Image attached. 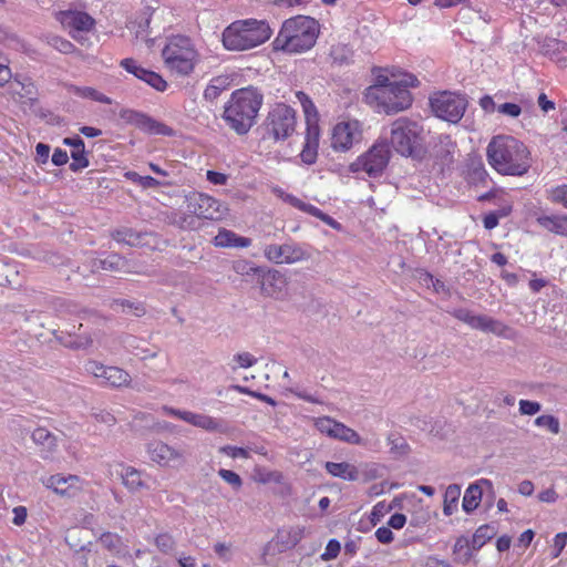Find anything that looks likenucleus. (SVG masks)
Returning a JSON list of instances; mask_svg holds the SVG:
<instances>
[{
    "instance_id": "nucleus-1",
    "label": "nucleus",
    "mask_w": 567,
    "mask_h": 567,
    "mask_svg": "<svg viewBox=\"0 0 567 567\" xmlns=\"http://www.w3.org/2000/svg\"><path fill=\"white\" fill-rule=\"evenodd\" d=\"M488 164L501 175L523 176L532 166L528 147L512 135L493 136L486 147Z\"/></svg>"
},
{
    "instance_id": "nucleus-2",
    "label": "nucleus",
    "mask_w": 567,
    "mask_h": 567,
    "mask_svg": "<svg viewBox=\"0 0 567 567\" xmlns=\"http://www.w3.org/2000/svg\"><path fill=\"white\" fill-rule=\"evenodd\" d=\"M262 99V94L256 87L236 90L225 105L223 118L237 134H247L256 123Z\"/></svg>"
},
{
    "instance_id": "nucleus-3",
    "label": "nucleus",
    "mask_w": 567,
    "mask_h": 567,
    "mask_svg": "<svg viewBox=\"0 0 567 567\" xmlns=\"http://www.w3.org/2000/svg\"><path fill=\"white\" fill-rule=\"evenodd\" d=\"M318 34L319 24L313 18L297 16L284 22L274 47L276 50L300 53L315 45Z\"/></svg>"
},
{
    "instance_id": "nucleus-4",
    "label": "nucleus",
    "mask_w": 567,
    "mask_h": 567,
    "mask_svg": "<svg viewBox=\"0 0 567 567\" xmlns=\"http://www.w3.org/2000/svg\"><path fill=\"white\" fill-rule=\"evenodd\" d=\"M410 81H400L393 85H371L367 89L364 97L369 105L378 112L395 114L406 110L412 104V96L409 86L414 85L415 78L409 76Z\"/></svg>"
},
{
    "instance_id": "nucleus-5",
    "label": "nucleus",
    "mask_w": 567,
    "mask_h": 567,
    "mask_svg": "<svg viewBox=\"0 0 567 567\" xmlns=\"http://www.w3.org/2000/svg\"><path fill=\"white\" fill-rule=\"evenodd\" d=\"M271 35V29L265 21L241 20L233 22L223 32L226 49L245 51L265 43Z\"/></svg>"
},
{
    "instance_id": "nucleus-6",
    "label": "nucleus",
    "mask_w": 567,
    "mask_h": 567,
    "mask_svg": "<svg viewBox=\"0 0 567 567\" xmlns=\"http://www.w3.org/2000/svg\"><path fill=\"white\" fill-rule=\"evenodd\" d=\"M166 68L179 75L193 72L197 62V52L187 37H173L162 51Z\"/></svg>"
},
{
    "instance_id": "nucleus-7",
    "label": "nucleus",
    "mask_w": 567,
    "mask_h": 567,
    "mask_svg": "<svg viewBox=\"0 0 567 567\" xmlns=\"http://www.w3.org/2000/svg\"><path fill=\"white\" fill-rule=\"evenodd\" d=\"M422 127L413 121L400 117L392 123L391 145L403 156H415L421 148Z\"/></svg>"
},
{
    "instance_id": "nucleus-8",
    "label": "nucleus",
    "mask_w": 567,
    "mask_h": 567,
    "mask_svg": "<svg viewBox=\"0 0 567 567\" xmlns=\"http://www.w3.org/2000/svg\"><path fill=\"white\" fill-rule=\"evenodd\" d=\"M264 126L267 135L275 141L288 138L295 132V110L286 104H277L268 113Z\"/></svg>"
},
{
    "instance_id": "nucleus-9",
    "label": "nucleus",
    "mask_w": 567,
    "mask_h": 567,
    "mask_svg": "<svg viewBox=\"0 0 567 567\" xmlns=\"http://www.w3.org/2000/svg\"><path fill=\"white\" fill-rule=\"evenodd\" d=\"M390 158V151L385 142L374 144L367 153L350 164L351 172H365L370 177L382 174Z\"/></svg>"
},
{
    "instance_id": "nucleus-10",
    "label": "nucleus",
    "mask_w": 567,
    "mask_h": 567,
    "mask_svg": "<svg viewBox=\"0 0 567 567\" xmlns=\"http://www.w3.org/2000/svg\"><path fill=\"white\" fill-rule=\"evenodd\" d=\"M433 113L447 122L457 123L464 115L467 106L465 97L451 92L436 93L430 99Z\"/></svg>"
},
{
    "instance_id": "nucleus-11",
    "label": "nucleus",
    "mask_w": 567,
    "mask_h": 567,
    "mask_svg": "<svg viewBox=\"0 0 567 567\" xmlns=\"http://www.w3.org/2000/svg\"><path fill=\"white\" fill-rule=\"evenodd\" d=\"M187 212L197 218L218 220L224 217L227 208L216 198L203 194L192 193L186 197Z\"/></svg>"
},
{
    "instance_id": "nucleus-12",
    "label": "nucleus",
    "mask_w": 567,
    "mask_h": 567,
    "mask_svg": "<svg viewBox=\"0 0 567 567\" xmlns=\"http://www.w3.org/2000/svg\"><path fill=\"white\" fill-rule=\"evenodd\" d=\"M120 117L151 135L173 136L175 134L172 127L142 112L126 109L120 112Z\"/></svg>"
},
{
    "instance_id": "nucleus-13",
    "label": "nucleus",
    "mask_w": 567,
    "mask_h": 567,
    "mask_svg": "<svg viewBox=\"0 0 567 567\" xmlns=\"http://www.w3.org/2000/svg\"><path fill=\"white\" fill-rule=\"evenodd\" d=\"M265 257L274 264H296L309 259L310 255L295 243H285L282 245H267L264 248Z\"/></svg>"
},
{
    "instance_id": "nucleus-14",
    "label": "nucleus",
    "mask_w": 567,
    "mask_h": 567,
    "mask_svg": "<svg viewBox=\"0 0 567 567\" xmlns=\"http://www.w3.org/2000/svg\"><path fill=\"white\" fill-rule=\"evenodd\" d=\"M83 328V323L75 324L63 323L53 331L55 339L66 348L79 350L85 349L93 344L96 333L89 331L79 332Z\"/></svg>"
},
{
    "instance_id": "nucleus-15",
    "label": "nucleus",
    "mask_w": 567,
    "mask_h": 567,
    "mask_svg": "<svg viewBox=\"0 0 567 567\" xmlns=\"http://www.w3.org/2000/svg\"><path fill=\"white\" fill-rule=\"evenodd\" d=\"M85 370L111 386H128L131 382L128 372L118 367H106L97 361H89Z\"/></svg>"
},
{
    "instance_id": "nucleus-16",
    "label": "nucleus",
    "mask_w": 567,
    "mask_h": 567,
    "mask_svg": "<svg viewBox=\"0 0 567 567\" xmlns=\"http://www.w3.org/2000/svg\"><path fill=\"white\" fill-rule=\"evenodd\" d=\"M361 138L358 121L338 123L332 130L331 146L334 151H349Z\"/></svg>"
},
{
    "instance_id": "nucleus-17",
    "label": "nucleus",
    "mask_w": 567,
    "mask_h": 567,
    "mask_svg": "<svg viewBox=\"0 0 567 567\" xmlns=\"http://www.w3.org/2000/svg\"><path fill=\"white\" fill-rule=\"evenodd\" d=\"M150 458L159 466L179 465L184 460V452L162 441L150 442L146 446Z\"/></svg>"
},
{
    "instance_id": "nucleus-18",
    "label": "nucleus",
    "mask_w": 567,
    "mask_h": 567,
    "mask_svg": "<svg viewBox=\"0 0 567 567\" xmlns=\"http://www.w3.org/2000/svg\"><path fill=\"white\" fill-rule=\"evenodd\" d=\"M117 341L123 349L142 361L155 360L159 357V349L157 347H148L146 340L136 336L123 333L118 336Z\"/></svg>"
},
{
    "instance_id": "nucleus-19",
    "label": "nucleus",
    "mask_w": 567,
    "mask_h": 567,
    "mask_svg": "<svg viewBox=\"0 0 567 567\" xmlns=\"http://www.w3.org/2000/svg\"><path fill=\"white\" fill-rule=\"evenodd\" d=\"M80 477L76 475H62L54 474L48 477L41 478V483L49 489H52L55 494L63 497H72L80 492Z\"/></svg>"
},
{
    "instance_id": "nucleus-20",
    "label": "nucleus",
    "mask_w": 567,
    "mask_h": 567,
    "mask_svg": "<svg viewBox=\"0 0 567 567\" xmlns=\"http://www.w3.org/2000/svg\"><path fill=\"white\" fill-rule=\"evenodd\" d=\"M539 52L548 56L556 63L566 66L567 65V44L555 38H542L538 39Z\"/></svg>"
},
{
    "instance_id": "nucleus-21",
    "label": "nucleus",
    "mask_w": 567,
    "mask_h": 567,
    "mask_svg": "<svg viewBox=\"0 0 567 567\" xmlns=\"http://www.w3.org/2000/svg\"><path fill=\"white\" fill-rule=\"evenodd\" d=\"M471 328L483 332H491L498 337H513V330L508 326L485 315H475Z\"/></svg>"
},
{
    "instance_id": "nucleus-22",
    "label": "nucleus",
    "mask_w": 567,
    "mask_h": 567,
    "mask_svg": "<svg viewBox=\"0 0 567 567\" xmlns=\"http://www.w3.org/2000/svg\"><path fill=\"white\" fill-rule=\"evenodd\" d=\"M287 285V277L282 272L279 270H270L264 277L261 289L268 297L282 299Z\"/></svg>"
},
{
    "instance_id": "nucleus-23",
    "label": "nucleus",
    "mask_w": 567,
    "mask_h": 567,
    "mask_svg": "<svg viewBox=\"0 0 567 567\" xmlns=\"http://www.w3.org/2000/svg\"><path fill=\"white\" fill-rule=\"evenodd\" d=\"M31 439L34 444L41 447L40 452L43 460H50L53 457L58 447V440L54 434L45 427H38L32 432Z\"/></svg>"
},
{
    "instance_id": "nucleus-24",
    "label": "nucleus",
    "mask_w": 567,
    "mask_h": 567,
    "mask_svg": "<svg viewBox=\"0 0 567 567\" xmlns=\"http://www.w3.org/2000/svg\"><path fill=\"white\" fill-rule=\"evenodd\" d=\"M168 412L177 416L178 419L207 431H216L219 429V423L214 417L206 414H196L189 411H181L175 409H169Z\"/></svg>"
},
{
    "instance_id": "nucleus-25",
    "label": "nucleus",
    "mask_w": 567,
    "mask_h": 567,
    "mask_svg": "<svg viewBox=\"0 0 567 567\" xmlns=\"http://www.w3.org/2000/svg\"><path fill=\"white\" fill-rule=\"evenodd\" d=\"M318 145H319V127L318 125H309L307 127V136L303 148L300 153L301 161L311 165L316 162L318 156Z\"/></svg>"
},
{
    "instance_id": "nucleus-26",
    "label": "nucleus",
    "mask_w": 567,
    "mask_h": 567,
    "mask_svg": "<svg viewBox=\"0 0 567 567\" xmlns=\"http://www.w3.org/2000/svg\"><path fill=\"white\" fill-rule=\"evenodd\" d=\"M64 144L72 147L71 157L73 162L70 164V169L78 172L89 166V159L85 155V145L80 137H66Z\"/></svg>"
},
{
    "instance_id": "nucleus-27",
    "label": "nucleus",
    "mask_w": 567,
    "mask_h": 567,
    "mask_svg": "<svg viewBox=\"0 0 567 567\" xmlns=\"http://www.w3.org/2000/svg\"><path fill=\"white\" fill-rule=\"evenodd\" d=\"M62 23L75 31H90L94 25V19L82 11H68L63 13Z\"/></svg>"
},
{
    "instance_id": "nucleus-28",
    "label": "nucleus",
    "mask_w": 567,
    "mask_h": 567,
    "mask_svg": "<svg viewBox=\"0 0 567 567\" xmlns=\"http://www.w3.org/2000/svg\"><path fill=\"white\" fill-rule=\"evenodd\" d=\"M324 468L329 474H331L334 477H339L346 481H357L359 478V471L358 468L347 462L341 463H334V462H327L324 464Z\"/></svg>"
},
{
    "instance_id": "nucleus-29",
    "label": "nucleus",
    "mask_w": 567,
    "mask_h": 567,
    "mask_svg": "<svg viewBox=\"0 0 567 567\" xmlns=\"http://www.w3.org/2000/svg\"><path fill=\"white\" fill-rule=\"evenodd\" d=\"M537 223L556 235L567 237V215L539 216Z\"/></svg>"
},
{
    "instance_id": "nucleus-30",
    "label": "nucleus",
    "mask_w": 567,
    "mask_h": 567,
    "mask_svg": "<svg viewBox=\"0 0 567 567\" xmlns=\"http://www.w3.org/2000/svg\"><path fill=\"white\" fill-rule=\"evenodd\" d=\"M122 483L131 492H138L146 487L145 482L142 478V472L132 467L126 466L121 473Z\"/></svg>"
},
{
    "instance_id": "nucleus-31",
    "label": "nucleus",
    "mask_w": 567,
    "mask_h": 567,
    "mask_svg": "<svg viewBox=\"0 0 567 567\" xmlns=\"http://www.w3.org/2000/svg\"><path fill=\"white\" fill-rule=\"evenodd\" d=\"M127 261L117 254L107 255L103 259L93 261V269H102L106 271H123L126 269Z\"/></svg>"
},
{
    "instance_id": "nucleus-32",
    "label": "nucleus",
    "mask_w": 567,
    "mask_h": 567,
    "mask_svg": "<svg viewBox=\"0 0 567 567\" xmlns=\"http://www.w3.org/2000/svg\"><path fill=\"white\" fill-rule=\"evenodd\" d=\"M100 543L104 548L114 554L117 557H124L127 555V550L123 547L122 537L115 533L105 532L100 538Z\"/></svg>"
},
{
    "instance_id": "nucleus-33",
    "label": "nucleus",
    "mask_w": 567,
    "mask_h": 567,
    "mask_svg": "<svg viewBox=\"0 0 567 567\" xmlns=\"http://www.w3.org/2000/svg\"><path fill=\"white\" fill-rule=\"evenodd\" d=\"M145 234L136 231L130 227H120L111 233V237L117 243L126 244L128 246H136L141 243Z\"/></svg>"
},
{
    "instance_id": "nucleus-34",
    "label": "nucleus",
    "mask_w": 567,
    "mask_h": 567,
    "mask_svg": "<svg viewBox=\"0 0 567 567\" xmlns=\"http://www.w3.org/2000/svg\"><path fill=\"white\" fill-rule=\"evenodd\" d=\"M453 554L455 561L467 564L473 556L472 542L465 536L458 537L454 544Z\"/></svg>"
},
{
    "instance_id": "nucleus-35",
    "label": "nucleus",
    "mask_w": 567,
    "mask_h": 567,
    "mask_svg": "<svg viewBox=\"0 0 567 567\" xmlns=\"http://www.w3.org/2000/svg\"><path fill=\"white\" fill-rule=\"evenodd\" d=\"M461 496V486L457 484H451L446 487L443 501V513L446 516H451L458 504Z\"/></svg>"
},
{
    "instance_id": "nucleus-36",
    "label": "nucleus",
    "mask_w": 567,
    "mask_h": 567,
    "mask_svg": "<svg viewBox=\"0 0 567 567\" xmlns=\"http://www.w3.org/2000/svg\"><path fill=\"white\" fill-rule=\"evenodd\" d=\"M481 499H482L481 486L477 483L471 484L466 488L465 494L463 496V503H462L463 509L466 513H472L474 509L477 508Z\"/></svg>"
},
{
    "instance_id": "nucleus-37",
    "label": "nucleus",
    "mask_w": 567,
    "mask_h": 567,
    "mask_svg": "<svg viewBox=\"0 0 567 567\" xmlns=\"http://www.w3.org/2000/svg\"><path fill=\"white\" fill-rule=\"evenodd\" d=\"M332 439L340 440L342 442H347L350 444L361 445L362 439L360 435L351 427L344 425L341 422H337Z\"/></svg>"
},
{
    "instance_id": "nucleus-38",
    "label": "nucleus",
    "mask_w": 567,
    "mask_h": 567,
    "mask_svg": "<svg viewBox=\"0 0 567 567\" xmlns=\"http://www.w3.org/2000/svg\"><path fill=\"white\" fill-rule=\"evenodd\" d=\"M85 530L79 527L71 528L66 532L65 542L71 549L75 551L84 550L90 542H83L82 538Z\"/></svg>"
},
{
    "instance_id": "nucleus-39",
    "label": "nucleus",
    "mask_w": 567,
    "mask_h": 567,
    "mask_svg": "<svg viewBox=\"0 0 567 567\" xmlns=\"http://www.w3.org/2000/svg\"><path fill=\"white\" fill-rule=\"evenodd\" d=\"M388 443L391 445L390 453L394 458L406 455L410 452V446L405 439L399 434L391 433L388 435Z\"/></svg>"
},
{
    "instance_id": "nucleus-40",
    "label": "nucleus",
    "mask_w": 567,
    "mask_h": 567,
    "mask_svg": "<svg viewBox=\"0 0 567 567\" xmlns=\"http://www.w3.org/2000/svg\"><path fill=\"white\" fill-rule=\"evenodd\" d=\"M495 533L496 532L494 527L489 525L480 526L474 533L471 540L473 550H478L480 548H482L487 540L494 537Z\"/></svg>"
},
{
    "instance_id": "nucleus-41",
    "label": "nucleus",
    "mask_w": 567,
    "mask_h": 567,
    "mask_svg": "<svg viewBox=\"0 0 567 567\" xmlns=\"http://www.w3.org/2000/svg\"><path fill=\"white\" fill-rule=\"evenodd\" d=\"M112 307H120L124 313H133L136 317H142L146 313L144 303L140 301H131L126 299H116L113 301Z\"/></svg>"
},
{
    "instance_id": "nucleus-42",
    "label": "nucleus",
    "mask_w": 567,
    "mask_h": 567,
    "mask_svg": "<svg viewBox=\"0 0 567 567\" xmlns=\"http://www.w3.org/2000/svg\"><path fill=\"white\" fill-rule=\"evenodd\" d=\"M74 93L81 97L90 99V100H93V101H96L100 103H104V104L112 103V100L109 96L104 95L103 93H101L90 86H83V87L75 86Z\"/></svg>"
},
{
    "instance_id": "nucleus-43",
    "label": "nucleus",
    "mask_w": 567,
    "mask_h": 567,
    "mask_svg": "<svg viewBox=\"0 0 567 567\" xmlns=\"http://www.w3.org/2000/svg\"><path fill=\"white\" fill-rule=\"evenodd\" d=\"M140 80L146 82L148 85L159 92L165 91L167 86V82L159 74L146 69Z\"/></svg>"
},
{
    "instance_id": "nucleus-44",
    "label": "nucleus",
    "mask_w": 567,
    "mask_h": 567,
    "mask_svg": "<svg viewBox=\"0 0 567 567\" xmlns=\"http://www.w3.org/2000/svg\"><path fill=\"white\" fill-rule=\"evenodd\" d=\"M535 425L547 427L549 432L553 434H558L560 432V423L559 420L550 414L539 415L535 419Z\"/></svg>"
},
{
    "instance_id": "nucleus-45",
    "label": "nucleus",
    "mask_w": 567,
    "mask_h": 567,
    "mask_svg": "<svg viewBox=\"0 0 567 567\" xmlns=\"http://www.w3.org/2000/svg\"><path fill=\"white\" fill-rule=\"evenodd\" d=\"M48 43L63 54H71L76 50L72 42L58 35L50 37Z\"/></svg>"
},
{
    "instance_id": "nucleus-46",
    "label": "nucleus",
    "mask_w": 567,
    "mask_h": 567,
    "mask_svg": "<svg viewBox=\"0 0 567 567\" xmlns=\"http://www.w3.org/2000/svg\"><path fill=\"white\" fill-rule=\"evenodd\" d=\"M337 422L330 416H321L315 420V426L320 433L332 437Z\"/></svg>"
},
{
    "instance_id": "nucleus-47",
    "label": "nucleus",
    "mask_w": 567,
    "mask_h": 567,
    "mask_svg": "<svg viewBox=\"0 0 567 567\" xmlns=\"http://www.w3.org/2000/svg\"><path fill=\"white\" fill-rule=\"evenodd\" d=\"M198 219L199 218H197L194 214L187 212V214L178 216V218H176L173 223L181 229L194 230L199 226Z\"/></svg>"
},
{
    "instance_id": "nucleus-48",
    "label": "nucleus",
    "mask_w": 567,
    "mask_h": 567,
    "mask_svg": "<svg viewBox=\"0 0 567 567\" xmlns=\"http://www.w3.org/2000/svg\"><path fill=\"white\" fill-rule=\"evenodd\" d=\"M297 96L302 104L307 117V127H309V125H317L316 123H311V115H313L315 118L317 116L316 106L312 101L303 92H298Z\"/></svg>"
},
{
    "instance_id": "nucleus-49",
    "label": "nucleus",
    "mask_w": 567,
    "mask_h": 567,
    "mask_svg": "<svg viewBox=\"0 0 567 567\" xmlns=\"http://www.w3.org/2000/svg\"><path fill=\"white\" fill-rule=\"evenodd\" d=\"M233 362L235 364L231 365V369L235 371L238 368L246 369L252 367L257 362V359L249 352H240L233 357Z\"/></svg>"
},
{
    "instance_id": "nucleus-50",
    "label": "nucleus",
    "mask_w": 567,
    "mask_h": 567,
    "mask_svg": "<svg viewBox=\"0 0 567 567\" xmlns=\"http://www.w3.org/2000/svg\"><path fill=\"white\" fill-rule=\"evenodd\" d=\"M237 234L231 230L223 229L214 238V243L219 247H234Z\"/></svg>"
},
{
    "instance_id": "nucleus-51",
    "label": "nucleus",
    "mask_w": 567,
    "mask_h": 567,
    "mask_svg": "<svg viewBox=\"0 0 567 567\" xmlns=\"http://www.w3.org/2000/svg\"><path fill=\"white\" fill-rule=\"evenodd\" d=\"M18 271L13 266L0 261V286L11 285Z\"/></svg>"
},
{
    "instance_id": "nucleus-52",
    "label": "nucleus",
    "mask_w": 567,
    "mask_h": 567,
    "mask_svg": "<svg viewBox=\"0 0 567 567\" xmlns=\"http://www.w3.org/2000/svg\"><path fill=\"white\" fill-rule=\"evenodd\" d=\"M155 544L157 548L164 554H168L175 548V540L169 534H159L155 538Z\"/></svg>"
},
{
    "instance_id": "nucleus-53",
    "label": "nucleus",
    "mask_w": 567,
    "mask_h": 567,
    "mask_svg": "<svg viewBox=\"0 0 567 567\" xmlns=\"http://www.w3.org/2000/svg\"><path fill=\"white\" fill-rule=\"evenodd\" d=\"M218 475H219V476H220V477H221L226 483H228L229 485H231V486H233L234 488H236V489H239V488L241 487V485H243V480H241V477H240L237 473H235V472H233V471H230V470H224V468H221V470H219V471H218Z\"/></svg>"
},
{
    "instance_id": "nucleus-54",
    "label": "nucleus",
    "mask_w": 567,
    "mask_h": 567,
    "mask_svg": "<svg viewBox=\"0 0 567 567\" xmlns=\"http://www.w3.org/2000/svg\"><path fill=\"white\" fill-rule=\"evenodd\" d=\"M497 112L505 116L516 118L522 114V107L516 103H503L497 105Z\"/></svg>"
},
{
    "instance_id": "nucleus-55",
    "label": "nucleus",
    "mask_w": 567,
    "mask_h": 567,
    "mask_svg": "<svg viewBox=\"0 0 567 567\" xmlns=\"http://www.w3.org/2000/svg\"><path fill=\"white\" fill-rule=\"evenodd\" d=\"M219 453L230 456L233 458H237V457L248 458L249 457V453L246 449L238 447V446H231V445H225V446L219 447Z\"/></svg>"
},
{
    "instance_id": "nucleus-56",
    "label": "nucleus",
    "mask_w": 567,
    "mask_h": 567,
    "mask_svg": "<svg viewBox=\"0 0 567 567\" xmlns=\"http://www.w3.org/2000/svg\"><path fill=\"white\" fill-rule=\"evenodd\" d=\"M121 66L125 69L128 73L134 74L137 79H141L145 69L140 66L134 59L127 58L121 61Z\"/></svg>"
},
{
    "instance_id": "nucleus-57",
    "label": "nucleus",
    "mask_w": 567,
    "mask_h": 567,
    "mask_svg": "<svg viewBox=\"0 0 567 567\" xmlns=\"http://www.w3.org/2000/svg\"><path fill=\"white\" fill-rule=\"evenodd\" d=\"M550 199L554 203L564 205L567 208V185H561L550 190Z\"/></svg>"
},
{
    "instance_id": "nucleus-58",
    "label": "nucleus",
    "mask_w": 567,
    "mask_h": 567,
    "mask_svg": "<svg viewBox=\"0 0 567 567\" xmlns=\"http://www.w3.org/2000/svg\"><path fill=\"white\" fill-rule=\"evenodd\" d=\"M542 409V405L535 401L520 400L519 401V412L524 415H534L538 413Z\"/></svg>"
},
{
    "instance_id": "nucleus-59",
    "label": "nucleus",
    "mask_w": 567,
    "mask_h": 567,
    "mask_svg": "<svg viewBox=\"0 0 567 567\" xmlns=\"http://www.w3.org/2000/svg\"><path fill=\"white\" fill-rule=\"evenodd\" d=\"M340 543L337 539H330L326 546V550L322 554V559L329 560L338 556L340 551Z\"/></svg>"
},
{
    "instance_id": "nucleus-60",
    "label": "nucleus",
    "mask_w": 567,
    "mask_h": 567,
    "mask_svg": "<svg viewBox=\"0 0 567 567\" xmlns=\"http://www.w3.org/2000/svg\"><path fill=\"white\" fill-rule=\"evenodd\" d=\"M451 315L456 318L457 320L468 324L470 327L473 323L474 313L465 308H458L451 311Z\"/></svg>"
},
{
    "instance_id": "nucleus-61",
    "label": "nucleus",
    "mask_w": 567,
    "mask_h": 567,
    "mask_svg": "<svg viewBox=\"0 0 567 567\" xmlns=\"http://www.w3.org/2000/svg\"><path fill=\"white\" fill-rule=\"evenodd\" d=\"M219 82V79H215L212 81V83L206 87L204 92V97L208 101H213L217 99L220 94V86L216 83Z\"/></svg>"
},
{
    "instance_id": "nucleus-62",
    "label": "nucleus",
    "mask_w": 567,
    "mask_h": 567,
    "mask_svg": "<svg viewBox=\"0 0 567 567\" xmlns=\"http://www.w3.org/2000/svg\"><path fill=\"white\" fill-rule=\"evenodd\" d=\"M566 543H567V533L566 532L558 533L555 536V538H554V548H555L554 557L555 558L560 555V553L563 551V549L566 546Z\"/></svg>"
},
{
    "instance_id": "nucleus-63",
    "label": "nucleus",
    "mask_w": 567,
    "mask_h": 567,
    "mask_svg": "<svg viewBox=\"0 0 567 567\" xmlns=\"http://www.w3.org/2000/svg\"><path fill=\"white\" fill-rule=\"evenodd\" d=\"M377 539L382 544H389L393 540V533L389 527L382 526L375 530Z\"/></svg>"
},
{
    "instance_id": "nucleus-64",
    "label": "nucleus",
    "mask_w": 567,
    "mask_h": 567,
    "mask_svg": "<svg viewBox=\"0 0 567 567\" xmlns=\"http://www.w3.org/2000/svg\"><path fill=\"white\" fill-rule=\"evenodd\" d=\"M206 177L214 185H225L228 179L226 174L215 171H207Z\"/></svg>"
}]
</instances>
